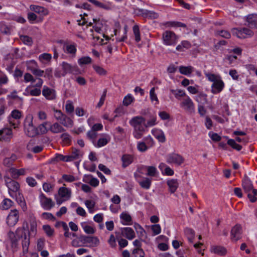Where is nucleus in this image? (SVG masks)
Listing matches in <instances>:
<instances>
[{"label": "nucleus", "instance_id": "63", "mask_svg": "<svg viewBox=\"0 0 257 257\" xmlns=\"http://www.w3.org/2000/svg\"><path fill=\"white\" fill-rule=\"evenodd\" d=\"M84 223H82V226L84 231L87 234H93L95 232L94 229L91 226L87 225H84Z\"/></svg>", "mask_w": 257, "mask_h": 257}, {"label": "nucleus", "instance_id": "28", "mask_svg": "<svg viewBox=\"0 0 257 257\" xmlns=\"http://www.w3.org/2000/svg\"><path fill=\"white\" fill-rule=\"evenodd\" d=\"M153 136L161 143H164L166 141L165 135L162 131L156 130L152 131Z\"/></svg>", "mask_w": 257, "mask_h": 257}, {"label": "nucleus", "instance_id": "34", "mask_svg": "<svg viewBox=\"0 0 257 257\" xmlns=\"http://www.w3.org/2000/svg\"><path fill=\"white\" fill-rule=\"evenodd\" d=\"M3 210H8L14 205V202L8 198H5L1 203Z\"/></svg>", "mask_w": 257, "mask_h": 257}, {"label": "nucleus", "instance_id": "3", "mask_svg": "<svg viewBox=\"0 0 257 257\" xmlns=\"http://www.w3.org/2000/svg\"><path fill=\"white\" fill-rule=\"evenodd\" d=\"M24 127L27 135L30 137H34L39 134V130L33 124V117L28 115L24 121Z\"/></svg>", "mask_w": 257, "mask_h": 257}, {"label": "nucleus", "instance_id": "31", "mask_svg": "<svg viewBox=\"0 0 257 257\" xmlns=\"http://www.w3.org/2000/svg\"><path fill=\"white\" fill-rule=\"evenodd\" d=\"M211 251L214 253L220 255H224L226 252V249L221 246H213L211 247Z\"/></svg>", "mask_w": 257, "mask_h": 257}, {"label": "nucleus", "instance_id": "60", "mask_svg": "<svg viewBox=\"0 0 257 257\" xmlns=\"http://www.w3.org/2000/svg\"><path fill=\"white\" fill-rule=\"evenodd\" d=\"M91 62V59L88 56L82 57L78 60V63L80 65L88 64Z\"/></svg>", "mask_w": 257, "mask_h": 257}, {"label": "nucleus", "instance_id": "42", "mask_svg": "<svg viewBox=\"0 0 257 257\" xmlns=\"http://www.w3.org/2000/svg\"><path fill=\"white\" fill-rule=\"evenodd\" d=\"M170 91L174 95L175 97L178 99H180V97H181L186 96L185 91L182 90L171 89Z\"/></svg>", "mask_w": 257, "mask_h": 257}, {"label": "nucleus", "instance_id": "8", "mask_svg": "<svg viewBox=\"0 0 257 257\" xmlns=\"http://www.w3.org/2000/svg\"><path fill=\"white\" fill-rule=\"evenodd\" d=\"M19 218V211L16 209L11 210L6 218V223L10 227L14 226L17 223Z\"/></svg>", "mask_w": 257, "mask_h": 257}, {"label": "nucleus", "instance_id": "13", "mask_svg": "<svg viewBox=\"0 0 257 257\" xmlns=\"http://www.w3.org/2000/svg\"><path fill=\"white\" fill-rule=\"evenodd\" d=\"M22 116L21 112L17 109L12 111L11 117L9 118L10 123L14 126V128L17 127L18 124V119Z\"/></svg>", "mask_w": 257, "mask_h": 257}, {"label": "nucleus", "instance_id": "53", "mask_svg": "<svg viewBox=\"0 0 257 257\" xmlns=\"http://www.w3.org/2000/svg\"><path fill=\"white\" fill-rule=\"evenodd\" d=\"M76 44L67 45H66V50L68 53L71 54H75L76 52Z\"/></svg>", "mask_w": 257, "mask_h": 257}, {"label": "nucleus", "instance_id": "14", "mask_svg": "<svg viewBox=\"0 0 257 257\" xmlns=\"http://www.w3.org/2000/svg\"><path fill=\"white\" fill-rule=\"evenodd\" d=\"M242 233V227L239 224H236L231 230V239L237 241L240 238Z\"/></svg>", "mask_w": 257, "mask_h": 257}, {"label": "nucleus", "instance_id": "15", "mask_svg": "<svg viewBox=\"0 0 257 257\" xmlns=\"http://www.w3.org/2000/svg\"><path fill=\"white\" fill-rule=\"evenodd\" d=\"M13 137L12 130L10 128H4L0 130V140L10 141Z\"/></svg>", "mask_w": 257, "mask_h": 257}, {"label": "nucleus", "instance_id": "24", "mask_svg": "<svg viewBox=\"0 0 257 257\" xmlns=\"http://www.w3.org/2000/svg\"><path fill=\"white\" fill-rule=\"evenodd\" d=\"M134 161V157L128 154H124L121 157V161L122 162V167L126 168L130 165Z\"/></svg>", "mask_w": 257, "mask_h": 257}, {"label": "nucleus", "instance_id": "41", "mask_svg": "<svg viewBox=\"0 0 257 257\" xmlns=\"http://www.w3.org/2000/svg\"><path fill=\"white\" fill-rule=\"evenodd\" d=\"M151 182V179L145 178L143 180L140 182V185L142 188L148 189L150 187Z\"/></svg>", "mask_w": 257, "mask_h": 257}, {"label": "nucleus", "instance_id": "46", "mask_svg": "<svg viewBox=\"0 0 257 257\" xmlns=\"http://www.w3.org/2000/svg\"><path fill=\"white\" fill-rule=\"evenodd\" d=\"M207 95L204 93H200L196 97V100L199 103H205L207 102Z\"/></svg>", "mask_w": 257, "mask_h": 257}, {"label": "nucleus", "instance_id": "17", "mask_svg": "<svg viewBox=\"0 0 257 257\" xmlns=\"http://www.w3.org/2000/svg\"><path fill=\"white\" fill-rule=\"evenodd\" d=\"M247 26L250 28L257 29V14L248 15L246 18Z\"/></svg>", "mask_w": 257, "mask_h": 257}, {"label": "nucleus", "instance_id": "25", "mask_svg": "<svg viewBox=\"0 0 257 257\" xmlns=\"http://www.w3.org/2000/svg\"><path fill=\"white\" fill-rule=\"evenodd\" d=\"M30 9L32 11L35 12V13L41 14L42 15H47L48 14V11L47 9L43 7L38 6L36 5H31Z\"/></svg>", "mask_w": 257, "mask_h": 257}, {"label": "nucleus", "instance_id": "39", "mask_svg": "<svg viewBox=\"0 0 257 257\" xmlns=\"http://www.w3.org/2000/svg\"><path fill=\"white\" fill-rule=\"evenodd\" d=\"M227 144L231 147L233 149L238 151L241 150L242 149L241 146L237 144L235 142V141L233 139H228L227 142Z\"/></svg>", "mask_w": 257, "mask_h": 257}, {"label": "nucleus", "instance_id": "20", "mask_svg": "<svg viewBox=\"0 0 257 257\" xmlns=\"http://www.w3.org/2000/svg\"><path fill=\"white\" fill-rule=\"evenodd\" d=\"M121 233L123 236L130 240L133 239L135 237V233L131 227L121 228Z\"/></svg>", "mask_w": 257, "mask_h": 257}, {"label": "nucleus", "instance_id": "37", "mask_svg": "<svg viewBox=\"0 0 257 257\" xmlns=\"http://www.w3.org/2000/svg\"><path fill=\"white\" fill-rule=\"evenodd\" d=\"M63 161L64 162H70L71 159L69 156H64L61 154H57L56 156L52 159V162Z\"/></svg>", "mask_w": 257, "mask_h": 257}, {"label": "nucleus", "instance_id": "56", "mask_svg": "<svg viewBox=\"0 0 257 257\" xmlns=\"http://www.w3.org/2000/svg\"><path fill=\"white\" fill-rule=\"evenodd\" d=\"M134 97L130 94H127L125 96L123 100V104L124 106H128L131 104V103L134 101Z\"/></svg>", "mask_w": 257, "mask_h": 257}, {"label": "nucleus", "instance_id": "33", "mask_svg": "<svg viewBox=\"0 0 257 257\" xmlns=\"http://www.w3.org/2000/svg\"><path fill=\"white\" fill-rule=\"evenodd\" d=\"M179 72L181 74L189 75L191 74L193 70V67L191 66H181L179 68Z\"/></svg>", "mask_w": 257, "mask_h": 257}, {"label": "nucleus", "instance_id": "32", "mask_svg": "<svg viewBox=\"0 0 257 257\" xmlns=\"http://www.w3.org/2000/svg\"><path fill=\"white\" fill-rule=\"evenodd\" d=\"M15 197L16 200L22 207H26V204L24 200V198L20 191H18L17 193H14V197Z\"/></svg>", "mask_w": 257, "mask_h": 257}, {"label": "nucleus", "instance_id": "64", "mask_svg": "<svg viewBox=\"0 0 257 257\" xmlns=\"http://www.w3.org/2000/svg\"><path fill=\"white\" fill-rule=\"evenodd\" d=\"M51 55L48 53H44L39 56V60L43 62L44 60L46 61H50L51 59Z\"/></svg>", "mask_w": 257, "mask_h": 257}, {"label": "nucleus", "instance_id": "7", "mask_svg": "<svg viewBox=\"0 0 257 257\" xmlns=\"http://www.w3.org/2000/svg\"><path fill=\"white\" fill-rule=\"evenodd\" d=\"M79 239L83 244H88L86 246L89 247L96 246L99 243V239L96 236L80 235Z\"/></svg>", "mask_w": 257, "mask_h": 257}, {"label": "nucleus", "instance_id": "23", "mask_svg": "<svg viewBox=\"0 0 257 257\" xmlns=\"http://www.w3.org/2000/svg\"><path fill=\"white\" fill-rule=\"evenodd\" d=\"M58 194L62 198H65V200H66L70 198L71 192L68 188L62 187L59 189Z\"/></svg>", "mask_w": 257, "mask_h": 257}, {"label": "nucleus", "instance_id": "58", "mask_svg": "<svg viewBox=\"0 0 257 257\" xmlns=\"http://www.w3.org/2000/svg\"><path fill=\"white\" fill-rule=\"evenodd\" d=\"M24 81L26 83L31 82L34 83L36 81V79H35L33 75L29 73H26L24 76Z\"/></svg>", "mask_w": 257, "mask_h": 257}, {"label": "nucleus", "instance_id": "27", "mask_svg": "<svg viewBox=\"0 0 257 257\" xmlns=\"http://www.w3.org/2000/svg\"><path fill=\"white\" fill-rule=\"evenodd\" d=\"M167 184L169 187V191L171 193H174L177 188L179 184L177 179H170L167 181Z\"/></svg>", "mask_w": 257, "mask_h": 257}, {"label": "nucleus", "instance_id": "19", "mask_svg": "<svg viewBox=\"0 0 257 257\" xmlns=\"http://www.w3.org/2000/svg\"><path fill=\"white\" fill-rule=\"evenodd\" d=\"M233 30L236 31L235 32H233V35H236L238 38H244V36H243V34H245L249 36H252L253 35V32L246 28H243L240 30H237L235 29H234Z\"/></svg>", "mask_w": 257, "mask_h": 257}, {"label": "nucleus", "instance_id": "44", "mask_svg": "<svg viewBox=\"0 0 257 257\" xmlns=\"http://www.w3.org/2000/svg\"><path fill=\"white\" fill-rule=\"evenodd\" d=\"M20 38L24 44L29 46L33 44V39L31 37L26 35H22Z\"/></svg>", "mask_w": 257, "mask_h": 257}, {"label": "nucleus", "instance_id": "12", "mask_svg": "<svg viewBox=\"0 0 257 257\" xmlns=\"http://www.w3.org/2000/svg\"><path fill=\"white\" fill-rule=\"evenodd\" d=\"M180 106L188 112L192 113L194 112V103L189 96H187L180 103Z\"/></svg>", "mask_w": 257, "mask_h": 257}, {"label": "nucleus", "instance_id": "48", "mask_svg": "<svg viewBox=\"0 0 257 257\" xmlns=\"http://www.w3.org/2000/svg\"><path fill=\"white\" fill-rule=\"evenodd\" d=\"M26 91L27 92L28 94L31 96H38L41 94V89L38 88H35L33 89L28 91V88L26 89Z\"/></svg>", "mask_w": 257, "mask_h": 257}, {"label": "nucleus", "instance_id": "59", "mask_svg": "<svg viewBox=\"0 0 257 257\" xmlns=\"http://www.w3.org/2000/svg\"><path fill=\"white\" fill-rule=\"evenodd\" d=\"M252 192L253 194H252L250 192L247 193V197L249 199L250 201L253 203L255 202L256 200V197H255V196L257 195V190L253 189Z\"/></svg>", "mask_w": 257, "mask_h": 257}, {"label": "nucleus", "instance_id": "9", "mask_svg": "<svg viewBox=\"0 0 257 257\" xmlns=\"http://www.w3.org/2000/svg\"><path fill=\"white\" fill-rule=\"evenodd\" d=\"M30 228L28 223H26V226L23 227L24 230H29V236H34L37 233V223L36 219L33 215H31L29 218Z\"/></svg>", "mask_w": 257, "mask_h": 257}, {"label": "nucleus", "instance_id": "35", "mask_svg": "<svg viewBox=\"0 0 257 257\" xmlns=\"http://www.w3.org/2000/svg\"><path fill=\"white\" fill-rule=\"evenodd\" d=\"M62 67L63 70V73H62L63 76H64L68 73H72L74 68L73 67L69 64L65 62L62 63Z\"/></svg>", "mask_w": 257, "mask_h": 257}, {"label": "nucleus", "instance_id": "40", "mask_svg": "<svg viewBox=\"0 0 257 257\" xmlns=\"http://www.w3.org/2000/svg\"><path fill=\"white\" fill-rule=\"evenodd\" d=\"M9 236L11 239L12 247H17L18 244V239L16 236L15 233L13 232H10L9 233Z\"/></svg>", "mask_w": 257, "mask_h": 257}, {"label": "nucleus", "instance_id": "30", "mask_svg": "<svg viewBox=\"0 0 257 257\" xmlns=\"http://www.w3.org/2000/svg\"><path fill=\"white\" fill-rule=\"evenodd\" d=\"M184 233L188 238L189 242H193V239L195 237V231L194 230L189 227H186L184 230Z\"/></svg>", "mask_w": 257, "mask_h": 257}, {"label": "nucleus", "instance_id": "16", "mask_svg": "<svg viewBox=\"0 0 257 257\" xmlns=\"http://www.w3.org/2000/svg\"><path fill=\"white\" fill-rule=\"evenodd\" d=\"M242 186L244 191L246 193L250 192L254 189L251 181L246 175L242 181Z\"/></svg>", "mask_w": 257, "mask_h": 257}, {"label": "nucleus", "instance_id": "61", "mask_svg": "<svg viewBox=\"0 0 257 257\" xmlns=\"http://www.w3.org/2000/svg\"><path fill=\"white\" fill-rule=\"evenodd\" d=\"M0 31L5 34H10L11 33L10 28L4 23L0 24Z\"/></svg>", "mask_w": 257, "mask_h": 257}, {"label": "nucleus", "instance_id": "29", "mask_svg": "<svg viewBox=\"0 0 257 257\" xmlns=\"http://www.w3.org/2000/svg\"><path fill=\"white\" fill-rule=\"evenodd\" d=\"M11 173L12 177L14 179H18L20 176L24 175L25 174V169L22 168L20 169H17L15 168H12L11 169Z\"/></svg>", "mask_w": 257, "mask_h": 257}, {"label": "nucleus", "instance_id": "1", "mask_svg": "<svg viewBox=\"0 0 257 257\" xmlns=\"http://www.w3.org/2000/svg\"><path fill=\"white\" fill-rule=\"evenodd\" d=\"M134 130L133 136L136 139H141L145 132V119L142 116H136L130 121Z\"/></svg>", "mask_w": 257, "mask_h": 257}, {"label": "nucleus", "instance_id": "5", "mask_svg": "<svg viewBox=\"0 0 257 257\" xmlns=\"http://www.w3.org/2000/svg\"><path fill=\"white\" fill-rule=\"evenodd\" d=\"M54 117L57 120L59 121L61 124L65 126L70 127L73 125V121L71 119L63 113L61 110H55Z\"/></svg>", "mask_w": 257, "mask_h": 257}, {"label": "nucleus", "instance_id": "43", "mask_svg": "<svg viewBox=\"0 0 257 257\" xmlns=\"http://www.w3.org/2000/svg\"><path fill=\"white\" fill-rule=\"evenodd\" d=\"M89 2L93 4L95 6L102 8L105 10H109L110 9V7L107 5H105L99 1L96 0H87Z\"/></svg>", "mask_w": 257, "mask_h": 257}, {"label": "nucleus", "instance_id": "26", "mask_svg": "<svg viewBox=\"0 0 257 257\" xmlns=\"http://www.w3.org/2000/svg\"><path fill=\"white\" fill-rule=\"evenodd\" d=\"M50 131L54 134H58L64 132L65 130L58 122H55L50 127Z\"/></svg>", "mask_w": 257, "mask_h": 257}, {"label": "nucleus", "instance_id": "4", "mask_svg": "<svg viewBox=\"0 0 257 257\" xmlns=\"http://www.w3.org/2000/svg\"><path fill=\"white\" fill-rule=\"evenodd\" d=\"M5 181L6 185L8 188L10 196L12 198H14V193H17V192L20 190L19 183L9 177H5Z\"/></svg>", "mask_w": 257, "mask_h": 257}, {"label": "nucleus", "instance_id": "36", "mask_svg": "<svg viewBox=\"0 0 257 257\" xmlns=\"http://www.w3.org/2000/svg\"><path fill=\"white\" fill-rule=\"evenodd\" d=\"M120 217L123 220L122 223L124 225H129L132 221L131 216L126 213H122L120 214Z\"/></svg>", "mask_w": 257, "mask_h": 257}, {"label": "nucleus", "instance_id": "57", "mask_svg": "<svg viewBox=\"0 0 257 257\" xmlns=\"http://www.w3.org/2000/svg\"><path fill=\"white\" fill-rule=\"evenodd\" d=\"M43 229L46 234L49 236H52L54 234V229L49 225H44Z\"/></svg>", "mask_w": 257, "mask_h": 257}, {"label": "nucleus", "instance_id": "62", "mask_svg": "<svg viewBox=\"0 0 257 257\" xmlns=\"http://www.w3.org/2000/svg\"><path fill=\"white\" fill-rule=\"evenodd\" d=\"M217 34L225 39H229L231 37L230 33L225 30L218 31Z\"/></svg>", "mask_w": 257, "mask_h": 257}, {"label": "nucleus", "instance_id": "45", "mask_svg": "<svg viewBox=\"0 0 257 257\" xmlns=\"http://www.w3.org/2000/svg\"><path fill=\"white\" fill-rule=\"evenodd\" d=\"M28 68L35 76L42 77L44 76V71L43 70L39 69L31 68L30 67H28Z\"/></svg>", "mask_w": 257, "mask_h": 257}, {"label": "nucleus", "instance_id": "54", "mask_svg": "<svg viewBox=\"0 0 257 257\" xmlns=\"http://www.w3.org/2000/svg\"><path fill=\"white\" fill-rule=\"evenodd\" d=\"M93 68L96 72L100 75L104 76L107 73V71L100 66L94 65L93 66Z\"/></svg>", "mask_w": 257, "mask_h": 257}, {"label": "nucleus", "instance_id": "49", "mask_svg": "<svg viewBox=\"0 0 257 257\" xmlns=\"http://www.w3.org/2000/svg\"><path fill=\"white\" fill-rule=\"evenodd\" d=\"M133 255L134 257H144L145 253L141 248H136L133 250Z\"/></svg>", "mask_w": 257, "mask_h": 257}, {"label": "nucleus", "instance_id": "38", "mask_svg": "<svg viewBox=\"0 0 257 257\" xmlns=\"http://www.w3.org/2000/svg\"><path fill=\"white\" fill-rule=\"evenodd\" d=\"M85 177L87 179V181L92 186L95 187L98 185L99 180L97 178H94L92 175H89Z\"/></svg>", "mask_w": 257, "mask_h": 257}, {"label": "nucleus", "instance_id": "55", "mask_svg": "<svg viewBox=\"0 0 257 257\" xmlns=\"http://www.w3.org/2000/svg\"><path fill=\"white\" fill-rule=\"evenodd\" d=\"M133 32L135 37V40L138 42L141 40L139 27L137 25L133 27Z\"/></svg>", "mask_w": 257, "mask_h": 257}, {"label": "nucleus", "instance_id": "51", "mask_svg": "<svg viewBox=\"0 0 257 257\" xmlns=\"http://www.w3.org/2000/svg\"><path fill=\"white\" fill-rule=\"evenodd\" d=\"M61 138L65 145H70L71 142L70 136L67 133H63L61 135Z\"/></svg>", "mask_w": 257, "mask_h": 257}, {"label": "nucleus", "instance_id": "47", "mask_svg": "<svg viewBox=\"0 0 257 257\" xmlns=\"http://www.w3.org/2000/svg\"><path fill=\"white\" fill-rule=\"evenodd\" d=\"M71 159V161L78 159L80 156H81L79 150L75 148L72 149V152L71 155H69Z\"/></svg>", "mask_w": 257, "mask_h": 257}, {"label": "nucleus", "instance_id": "18", "mask_svg": "<svg viewBox=\"0 0 257 257\" xmlns=\"http://www.w3.org/2000/svg\"><path fill=\"white\" fill-rule=\"evenodd\" d=\"M42 94L49 100L54 99L56 97L55 90L46 86H44L43 87Z\"/></svg>", "mask_w": 257, "mask_h": 257}, {"label": "nucleus", "instance_id": "22", "mask_svg": "<svg viewBox=\"0 0 257 257\" xmlns=\"http://www.w3.org/2000/svg\"><path fill=\"white\" fill-rule=\"evenodd\" d=\"M20 237L23 238L22 244L23 252L24 253H27L28 251V248L30 244V238L27 237L26 232H24V234L22 233L21 235L18 236L19 238Z\"/></svg>", "mask_w": 257, "mask_h": 257}, {"label": "nucleus", "instance_id": "52", "mask_svg": "<svg viewBox=\"0 0 257 257\" xmlns=\"http://www.w3.org/2000/svg\"><path fill=\"white\" fill-rule=\"evenodd\" d=\"M146 168L147 169V175L152 177H154L156 175L157 172L156 167L154 166H146Z\"/></svg>", "mask_w": 257, "mask_h": 257}, {"label": "nucleus", "instance_id": "50", "mask_svg": "<svg viewBox=\"0 0 257 257\" xmlns=\"http://www.w3.org/2000/svg\"><path fill=\"white\" fill-rule=\"evenodd\" d=\"M149 147L147 145L145 142H140L138 143L137 144V149L141 152H146Z\"/></svg>", "mask_w": 257, "mask_h": 257}, {"label": "nucleus", "instance_id": "2", "mask_svg": "<svg viewBox=\"0 0 257 257\" xmlns=\"http://www.w3.org/2000/svg\"><path fill=\"white\" fill-rule=\"evenodd\" d=\"M204 74L208 79L213 82L211 85V92L213 94L220 92L224 87V83L221 80V77L214 74L207 72Z\"/></svg>", "mask_w": 257, "mask_h": 257}, {"label": "nucleus", "instance_id": "21", "mask_svg": "<svg viewBox=\"0 0 257 257\" xmlns=\"http://www.w3.org/2000/svg\"><path fill=\"white\" fill-rule=\"evenodd\" d=\"M139 12H140V14L142 15V16L144 18H149L151 19H155L158 18L159 17V15L153 11H150L147 10L139 9Z\"/></svg>", "mask_w": 257, "mask_h": 257}, {"label": "nucleus", "instance_id": "11", "mask_svg": "<svg viewBox=\"0 0 257 257\" xmlns=\"http://www.w3.org/2000/svg\"><path fill=\"white\" fill-rule=\"evenodd\" d=\"M40 199L42 207L46 210H50L55 205L54 202L51 198L47 197L42 193L40 195Z\"/></svg>", "mask_w": 257, "mask_h": 257}, {"label": "nucleus", "instance_id": "10", "mask_svg": "<svg viewBox=\"0 0 257 257\" xmlns=\"http://www.w3.org/2000/svg\"><path fill=\"white\" fill-rule=\"evenodd\" d=\"M184 161V158L178 154L173 153L168 155L167 156L166 162L169 164H174L180 166Z\"/></svg>", "mask_w": 257, "mask_h": 257}, {"label": "nucleus", "instance_id": "6", "mask_svg": "<svg viewBox=\"0 0 257 257\" xmlns=\"http://www.w3.org/2000/svg\"><path fill=\"white\" fill-rule=\"evenodd\" d=\"M163 40L165 45H175L177 43L178 37L173 32L166 31L163 34Z\"/></svg>", "mask_w": 257, "mask_h": 257}]
</instances>
